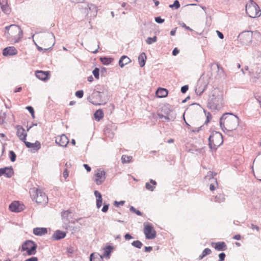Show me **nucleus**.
<instances>
[{"label": "nucleus", "instance_id": "nucleus-1", "mask_svg": "<svg viewBox=\"0 0 261 261\" xmlns=\"http://www.w3.org/2000/svg\"><path fill=\"white\" fill-rule=\"evenodd\" d=\"M224 105L222 92L218 88H214L209 94L207 107L212 110H220Z\"/></svg>", "mask_w": 261, "mask_h": 261}, {"label": "nucleus", "instance_id": "nucleus-2", "mask_svg": "<svg viewBox=\"0 0 261 261\" xmlns=\"http://www.w3.org/2000/svg\"><path fill=\"white\" fill-rule=\"evenodd\" d=\"M239 125V118L231 113H226L220 119V125L225 131L231 132L235 129Z\"/></svg>", "mask_w": 261, "mask_h": 261}, {"label": "nucleus", "instance_id": "nucleus-3", "mask_svg": "<svg viewBox=\"0 0 261 261\" xmlns=\"http://www.w3.org/2000/svg\"><path fill=\"white\" fill-rule=\"evenodd\" d=\"M5 29V36L12 44L19 42L23 37L22 30L17 25L11 24L6 27Z\"/></svg>", "mask_w": 261, "mask_h": 261}, {"label": "nucleus", "instance_id": "nucleus-4", "mask_svg": "<svg viewBox=\"0 0 261 261\" xmlns=\"http://www.w3.org/2000/svg\"><path fill=\"white\" fill-rule=\"evenodd\" d=\"M260 38V34L258 32L245 31L240 33L238 36V39L240 42L247 45H249L253 41V38Z\"/></svg>", "mask_w": 261, "mask_h": 261}, {"label": "nucleus", "instance_id": "nucleus-5", "mask_svg": "<svg viewBox=\"0 0 261 261\" xmlns=\"http://www.w3.org/2000/svg\"><path fill=\"white\" fill-rule=\"evenodd\" d=\"M208 145L210 148L216 150L218 147L220 146L223 142L222 134L218 132H214L208 138Z\"/></svg>", "mask_w": 261, "mask_h": 261}, {"label": "nucleus", "instance_id": "nucleus-6", "mask_svg": "<svg viewBox=\"0 0 261 261\" xmlns=\"http://www.w3.org/2000/svg\"><path fill=\"white\" fill-rule=\"evenodd\" d=\"M246 11L250 17L256 18L261 15V10L253 1L250 0L246 5Z\"/></svg>", "mask_w": 261, "mask_h": 261}, {"label": "nucleus", "instance_id": "nucleus-7", "mask_svg": "<svg viewBox=\"0 0 261 261\" xmlns=\"http://www.w3.org/2000/svg\"><path fill=\"white\" fill-rule=\"evenodd\" d=\"M92 96L93 100H90V102L94 105H105L108 100V92L106 91H95Z\"/></svg>", "mask_w": 261, "mask_h": 261}, {"label": "nucleus", "instance_id": "nucleus-8", "mask_svg": "<svg viewBox=\"0 0 261 261\" xmlns=\"http://www.w3.org/2000/svg\"><path fill=\"white\" fill-rule=\"evenodd\" d=\"M32 195L33 199L37 203L45 204L47 202L48 198L44 192L38 189H33L32 190Z\"/></svg>", "mask_w": 261, "mask_h": 261}, {"label": "nucleus", "instance_id": "nucleus-9", "mask_svg": "<svg viewBox=\"0 0 261 261\" xmlns=\"http://www.w3.org/2000/svg\"><path fill=\"white\" fill-rule=\"evenodd\" d=\"M37 244L33 241L28 240L22 244L21 251H26L27 255H34L36 253Z\"/></svg>", "mask_w": 261, "mask_h": 261}, {"label": "nucleus", "instance_id": "nucleus-10", "mask_svg": "<svg viewBox=\"0 0 261 261\" xmlns=\"http://www.w3.org/2000/svg\"><path fill=\"white\" fill-rule=\"evenodd\" d=\"M245 69L248 71L250 76V81L253 83H255L260 76V68L257 65H254L250 68H249L248 66H246Z\"/></svg>", "mask_w": 261, "mask_h": 261}, {"label": "nucleus", "instance_id": "nucleus-11", "mask_svg": "<svg viewBox=\"0 0 261 261\" xmlns=\"http://www.w3.org/2000/svg\"><path fill=\"white\" fill-rule=\"evenodd\" d=\"M144 233L147 239L152 240L156 237V231L152 225L148 223H144Z\"/></svg>", "mask_w": 261, "mask_h": 261}, {"label": "nucleus", "instance_id": "nucleus-12", "mask_svg": "<svg viewBox=\"0 0 261 261\" xmlns=\"http://www.w3.org/2000/svg\"><path fill=\"white\" fill-rule=\"evenodd\" d=\"M106 179V172L101 169H97L94 174V181L97 185H101Z\"/></svg>", "mask_w": 261, "mask_h": 261}, {"label": "nucleus", "instance_id": "nucleus-13", "mask_svg": "<svg viewBox=\"0 0 261 261\" xmlns=\"http://www.w3.org/2000/svg\"><path fill=\"white\" fill-rule=\"evenodd\" d=\"M55 141L57 144L62 147H66L69 143L67 137L64 134L57 136Z\"/></svg>", "mask_w": 261, "mask_h": 261}, {"label": "nucleus", "instance_id": "nucleus-14", "mask_svg": "<svg viewBox=\"0 0 261 261\" xmlns=\"http://www.w3.org/2000/svg\"><path fill=\"white\" fill-rule=\"evenodd\" d=\"M24 208V205L20 203L18 201H14L9 205L10 211L14 212H20Z\"/></svg>", "mask_w": 261, "mask_h": 261}, {"label": "nucleus", "instance_id": "nucleus-15", "mask_svg": "<svg viewBox=\"0 0 261 261\" xmlns=\"http://www.w3.org/2000/svg\"><path fill=\"white\" fill-rule=\"evenodd\" d=\"M14 174L13 169L12 167H7L0 169V176H5L6 177H11Z\"/></svg>", "mask_w": 261, "mask_h": 261}, {"label": "nucleus", "instance_id": "nucleus-16", "mask_svg": "<svg viewBox=\"0 0 261 261\" xmlns=\"http://www.w3.org/2000/svg\"><path fill=\"white\" fill-rule=\"evenodd\" d=\"M216 175L213 172H210L208 174L205 176V178L209 177V179L211 180V184L210 186V189L211 191H214L216 189V187H218V183L216 178H214V176Z\"/></svg>", "mask_w": 261, "mask_h": 261}, {"label": "nucleus", "instance_id": "nucleus-17", "mask_svg": "<svg viewBox=\"0 0 261 261\" xmlns=\"http://www.w3.org/2000/svg\"><path fill=\"white\" fill-rule=\"evenodd\" d=\"M16 129L17 137L22 142L25 141L27 136V134L25 132L24 129L22 126L18 125L16 127Z\"/></svg>", "mask_w": 261, "mask_h": 261}, {"label": "nucleus", "instance_id": "nucleus-18", "mask_svg": "<svg viewBox=\"0 0 261 261\" xmlns=\"http://www.w3.org/2000/svg\"><path fill=\"white\" fill-rule=\"evenodd\" d=\"M17 54V50L14 46H9L5 48L3 51L4 56H13Z\"/></svg>", "mask_w": 261, "mask_h": 261}, {"label": "nucleus", "instance_id": "nucleus-19", "mask_svg": "<svg viewBox=\"0 0 261 261\" xmlns=\"http://www.w3.org/2000/svg\"><path fill=\"white\" fill-rule=\"evenodd\" d=\"M36 77L40 80L46 81L48 79L49 71H36L35 73Z\"/></svg>", "mask_w": 261, "mask_h": 261}, {"label": "nucleus", "instance_id": "nucleus-20", "mask_svg": "<svg viewBox=\"0 0 261 261\" xmlns=\"http://www.w3.org/2000/svg\"><path fill=\"white\" fill-rule=\"evenodd\" d=\"M114 249V247L112 246L108 245L103 248V253L102 255V257L109 258L110 256Z\"/></svg>", "mask_w": 261, "mask_h": 261}, {"label": "nucleus", "instance_id": "nucleus-21", "mask_svg": "<svg viewBox=\"0 0 261 261\" xmlns=\"http://www.w3.org/2000/svg\"><path fill=\"white\" fill-rule=\"evenodd\" d=\"M65 236L66 233L65 232L58 230L52 236V239L54 240H59L64 238Z\"/></svg>", "mask_w": 261, "mask_h": 261}, {"label": "nucleus", "instance_id": "nucleus-22", "mask_svg": "<svg viewBox=\"0 0 261 261\" xmlns=\"http://www.w3.org/2000/svg\"><path fill=\"white\" fill-rule=\"evenodd\" d=\"M47 228L44 227H36L33 229V233L36 236H41L47 233Z\"/></svg>", "mask_w": 261, "mask_h": 261}, {"label": "nucleus", "instance_id": "nucleus-23", "mask_svg": "<svg viewBox=\"0 0 261 261\" xmlns=\"http://www.w3.org/2000/svg\"><path fill=\"white\" fill-rule=\"evenodd\" d=\"M23 142L27 147L34 149L35 148L36 150L39 149L41 147L40 143L38 141H36L34 143L27 142L26 141Z\"/></svg>", "mask_w": 261, "mask_h": 261}, {"label": "nucleus", "instance_id": "nucleus-24", "mask_svg": "<svg viewBox=\"0 0 261 261\" xmlns=\"http://www.w3.org/2000/svg\"><path fill=\"white\" fill-rule=\"evenodd\" d=\"M130 62H131V60L127 56H123L119 59V65L122 68Z\"/></svg>", "mask_w": 261, "mask_h": 261}, {"label": "nucleus", "instance_id": "nucleus-25", "mask_svg": "<svg viewBox=\"0 0 261 261\" xmlns=\"http://www.w3.org/2000/svg\"><path fill=\"white\" fill-rule=\"evenodd\" d=\"M156 95L160 98L165 97L168 95V91L166 89L160 88L156 91Z\"/></svg>", "mask_w": 261, "mask_h": 261}, {"label": "nucleus", "instance_id": "nucleus-26", "mask_svg": "<svg viewBox=\"0 0 261 261\" xmlns=\"http://www.w3.org/2000/svg\"><path fill=\"white\" fill-rule=\"evenodd\" d=\"M147 57L145 53H142L138 57V62L140 67L145 66Z\"/></svg>", "mask_w": 261, "mask_h": 261}, {"label": "nucleus", "instance_id": "nucleus-27", "mask_svg": "<svg viewBox=\"0 0 261 261\" xmlns=\"http://www.w3.org/2000/svg\"><path fill=\"white\" fill-rule=\"evenodd\" d=\"M90 260V261H103L102 255L97 253H93L91 254Z\"/></svg>", "mask_w": 261, "mask_h": 261}, {"label": "nucleus", "instance_id": "nucleus-28", "mask_svg": "<svg viewBox=\"0 0 261 261\" xmlns=\"http://www.w3.org/2000/svg\"><path fill=\"white\" fill-rule=\"evenodd\" d=\"M88 7L89 11H91V12L92 13V16L93 17H95L97 14V12H98L97 7L95 5L92 4H88Z\"/></svg>", "mask_w": 261, "mask_h": 261}, {"label": "nucleus", "instance_id": "nucleus-29", "mask_svg": "<svg viewBox=\"0 0 261 261\" xmlns=\"http://www.w3.org/2000/svg\"><path fill=\"white\" fill-rule=\"evenodd\" d=\"M215 249L218 251L225 250L226 249V245L223 242H218L215 244Z\"/></svg>", "mask_w": 261, "mask_h": 261}, {"label": "nucleus", "instance_id": "nucleus-30", "mask_svg": "<svg viewBox=\"0 0 261 261\" xmlns=\"http://www.w3.org/2000/svg\"><path fill=\"white\" fill-rule=\"evenodd\" d=\"M94 117L95 120L97 121H99L103 117V113L101 110H97L94 114Z\"/></svg>", "mask_w": 261, "mask_h": 261}, {"label": "nucleus", "instance_id": "nucleus-31", "mask_svg": "<svg viewBox=\"0 0 261 261\" xmlns=\"http://www.w3.org/2000/svg\"><path fill=\"white\" fill-rule=\"evenodd\" d=\"M175 118V115L173 114L172 112L171 113L167 114L166 115H165L164 117V119L165 121H173Z\"/></svg>", "mask_w": 261, "mask_h": 261}, {"label": "nucleus", "instance_id": "nucleus-32", "mask_svg": "<svg viewBox=\"0 0 261 261\" xmlns=\"http://www.w3.org/2000/svg\"><path fill=\"white\" fill-rule=\"evenodd\" d=\"M225 199V196L223 194H219L216 195L215 197V201L218 202L219 203H221L222 202L224 201Z\"/></svg>", "mask_w": 261, "mask_h": 261}, {"label": "nucleus", "instance_id": "nucleus-33", "mask_svg": "<svg viewBox=\"0 0 261 261\" xmlns=\"http://www.w3.org/2000/svg\"><path fill=\"white\" fill-rule=\"evenodd\" d=\"M211 250L209 248H205L202 251V254L199 256V259H202L203 257H204L207 255H209L211 253Z\"/></svg>", "mask_w": 261, "mask_h": 261}, {"label": "nucleus", "instance_id": "nucleus-34", "mask_svg": "<svg viewBox=\"0 0 261 261\" xmlns=\"http://www.w3.org/2000/svg\"><path fill=\"white\" fill-rule=\"evenodd\" d=\"M206 85L204 84L202 86H199L198 88H196L195 92L197 95H201L205 90Z\"/></svg>", "mask_w": 261, "mask_h": 261}, {"label": "nucleus", "instance_id": "nucleus-35", "mask_svg": "<svg viewBox=\"0 0 261 261\" xmlns=\"http://www.w3.org/2000/svg\"><path fill=\"white\" fill-rule=\"evenodd\" d=\"M100 61L104 65H109L112 62V59L107 57L100 58Z\"/></svg>", "mask_w": 261, "mask_h": 261}, {"label": "nucleus", "instance_id": "nucleus-36", "mask_svg": "<svg viewBox=\"0 0 261 261\" xmlns=\"http://www.w3.org/2000/svg\"><path fill=\"white\" fill-rule=\"evenodd\" d=\"M132 245L136 248L140 249L142 247L143 244L141 243V241L137 240L133 242L132 243Z\"/></svg>", "mask_w": 261, "mask_h": 261}, {"label": "nucleus", "instance_id": "nucleus-37", "mask_svg": "<svg viewBox=\"0 0 261 261\" xmlns=\"http://www.w3.org/2000/svg\"><path fill=\"white\" fill-rule=\"evenodd\" d=\"M132 157L130 156H127L125 155H123L121 157L122 162L123 163H129L132 159Z\"/></svg>", "mask_w": 261, "mask_h": 261}, {"label": "nucleus", "instance_id": "nucleus-38", "mask_svg": "<svg viewBox=\"0 0 261 261\" xmlns=\"http://www.w3.org/2000/svg\"><path fill=\"white\" fill-rule=\"evenodd\" d=\"M157 40L156 36L153 37H148L146 40V42L148 44H151L152 43L155 42Z\"/></svg>", "mask_w": 261, "mask_h": 261}, {"label": "nucleus", "instance_id": "nucleus-39", "mask_svg": "<svg viewBox=\"0 0 261 261\" xmlns=\"http://www.w3.org/2000/svg\"><path fill=\"white\" fill-rule=\"evenodd\" d=\"M2 11L6 14H9L10 12L8 4L1 6Z\"/></svg>", "mask_w": 261, "mask_h": 261}, {"label": "nucleus", "instance_id": "nucleus-40", "mask_svg": "<svg viewBox=\"0 0 261 261\" xmlns=\"http://www.w3.org/2000/svg\"><path fill=\"white\" fill-rule=\"evenodd\" d=\"M252 171H253V172H254L253 170ZM254 173V175L255 177L257 179L261 181V168L258 169L256 170L255 174L254 173Z\"/></svg>", "mask_w": 261, "mask_h": 261}, {"label": "nucleus", "instance_id": "nucleus-41", "mask_svg": "<svg viewBox=\"0 0 261 261\" xmlns=\"http://www.w3.org/2000/svg\"><path fill=\"white\" fill-rule=\"evenodd\" d=\"M9 158L11 162H14L16 160V155L15 154V152L11 150L9 152Z\"/></svg>", "mask_w": 261, "mask_h": 261}, {"label": "nucleus", "instance_id": "nucleus-42", "mask_svg": "<svg viewBox=\"0 0 261 261\" xmlns=\"http://www.w3.org/2000/svg\"><path fill=\"white\" fill-rule=\"evenodd\" d=\"M129 210L130 212L134 213H135L138 216H142V213L139 211V210H136L134 206H131L130 207V208H129Z\"/></svg>", "mask_w": 261, "mask_h": 261}, {"label": "nucleus", "instance_id": "nucleus-43", "mask_svg": "<svg viewBox=\"0 0 261 261\" xmlns=\"http://www.w3.org/2000/svg\"><path fill=\"white\" fill-rule=\"evenodd\" d=\"M169 7L171 8H175L176 9H177L180 7L179 2L178 1L175 0L173 4L169 6Z\"/></svg>", "mask_w": 261, "mask_h": 261}, {"label": "nucleus", "instance_id": "nucleus-44", "mask_svg": "<svg viewBox=\"0 0 261 261\" xmlns=\"http://www.w3.org/2000/svg\"><path fill=\"white\" fill-rule=\"evenodd\" d=\"M99 70L98 68H95L92 71V73H93V75L97 79H98L99 77Z\"/></svg>", "mask_w": 261, "mask_h": 261}, {"label": "nucleus", "instance_id": "nucleus-45", "mask_svg": "<svg viewBox=\"0 0 261 261\" xmlns=\"http://www.w3.org/2000/svg\"><path fill=\"white\" fill-rule=\"evenodd\" d=\"M102 196L96 198V206L98 208H99L102 205Z\"/></svg>", "mask_w": 261, "mask_h": 261}, {"label": "nucleus", "instance_id": "nucleus-46", "mask_svg": "<svg viewBox=\"0 0 261 261\" xmlns=\"http://www.w3.org/2000/svg\"><path fill=\"white\" fill-rule=\"evenodd\" d=\"M6 114L5 113H3L1 114L0 115V123L4 124L5 122V118H6Z\"/></svg>", "mask_w": 261, "mask_h": 261}, {"label": "nucleus", "instance_id": "nucleus-47", "mask_svg": "<svg viewBox=\"0 0 261 261\" xmlns=\"http://www.w3.org/2000/svg\"><path fill=\"white\" fill-rule=\"evenodd\" d=\"M145 187L146 188V189L150 191H153L154 190V189L155 188L154 186H151L150 183L149 182H146V184H145Z\"/></svg>", "mask_w": 261, "mask_h": 261}, {"label": "nucleus", "instance_id": "nucleus-48", "mask_svg": "<svg viewBox=\"0 0 261 261\" xmlns=\"http://www.w3.org/2000/svg\"><path fill=\"white\" fill-rule=\"evenodd\" d=\"M84 92L83 90H79L75 92V96L79 98H82L83 96Z\"/></svg>", "mask_w": 261, "mask_h": 261}, {"label": "nucleus", "instance_id": "nucleus-49", "mask_svg": "<svg viewBox=\"0 0 261 261\" xmlns=\"http://www.w3.org/2000/svg\"><path fill=\"white\" fill-rule=\"evenodd\" d=\"M109 207V204L104 203L103 207L101 209V211L103 213H106L108 211Z\"/></svg>", "mask_w": 261, "mask_h": 261}, {"label": "nucleus", "instance_id": "nucleus-50", "mask_svg": "<svg viewBox=\"0 0 261 261\" xmlns=\"http://www.w3.org/2000/svg\"><path fill=\"white\" fill-rule=\"evenodd\" d=\"M155 21L158 23H162L164 22V19H162L161 17H155Z\"/></svg>", "mask_w": 261, "mask_h": 261}, {"label": "nucleus", "instance_id": "nucleus-51", "mask_svg": "<svg viewBox=\"0 0 261 261\" xmlns=\"http://www.w3.org/2000/svg\"><path fill=\"white\" fill-rule=\"evenodd\" d=\"M70 213V212L68 210L65 211L63 212L62 213V217L63 218L67 219L68 218V215Z\"/></svg>", "mask_w": 261, "mask_h": 261}, {"label": "nucleus", "instance_id": "nucleus-52", "mask_svg": "<svg viewBox=\"0 0 261 261\" xmlns=\"http://www.w3.org/2000/svg\"><path fill=\"white\" fill-rule=\"evenodd\" d=\"M250 227L252 229V230H255L256 231H259L260 229L258 226L254 225L253 224H251Z\"/></svg>", "mask_w": 261, "mask_h": 261}, {"label": "nucleus", "instance_id": "nucleus-53", "mask_svg": "<svg viewBox=\"0 0 261 261\" xmlns=\"http://www.w3.org/2000/svg\"><path fill=\"white\" fill-rule=\"evenodd\" d=\"M219 261H224L225 257V254L224 253H221L219 254Z\"/></svg>", "mask_w": 261, "mask_h": 261}, {"label": "nucleus", "instance_id": "nucleus-54", "mask_svg": "<svg viewBox=\"0 0 261 261\" xmlns=\"http://www.w3.org/2000/svg\"><path fill=\"white\" fill-rule=\"evenodd\" d=\"M189 87L188 85H185L181 88V92L182 93H185L188 90Z\"/></svg>", "mask_w": 261, "mask_h": 261}, {"label": "nucleus", "instance_id": "nucleus-55", "mask_svg": "<svg viewBox=\"0 0 261 261\" xmlns=\"http://www.w3.org/2000/svg\"><path fill=\"white\" fill-rule=\"evenodd\" d=\"M124 201H115L114 202V204L117 206H118L119 205H123L124 204Z\"/></svg>", "mask_w": 261, "mask_h": 261}, {"label": "nucleus", "instance_id": "nucleus-56", "mask_svg": "<svg viewBox=\"0 0 261 261\" xmlns=\"http://www.w3.org/2000/svg\"><path fill=\"white\" fill-rule=\"evenodd\" d=\"M24 261H38V258L35 256H32L29 258L26 259Z\"/></svg>", "mask_w": 261, "mask_h": 261}, {"label": "nucleus", "instance_id": "nucleus-57", "mask_svg": "<svg viewBox=\"0 0 261 261\" xmlns=\"http://www.w3.org/2000/svg\"><path fill=\"white\" fill-rule=\"evenodd\" d=\"M26 109L30 112V113L31 114H34V109L33 108V107H32L31 106H28L26 107Z\"/></svg>", "mask_w": 261, "mask_h": 261}, {"label": "nucleus", "instance_id": "nucleus-58", "mask_svg": "<svg viewBox=\"0 0 261 261\" xmlns=\"http://www.w3.org/2000/svg\"><path fill=\"white\" fill-rule=\"evenodd\" d=\"M179 52L177 48H174L172 51V55L174 56H176Z\"/></svg>", "mask_w": 261, "mask_h": 261}, {"label": "nucleus", "instance_id": "nucleus-59", "mask_svg": "<svg viewBox=\"0 0 261 261\" xmlns=\"http://www.w3.org/2000/svg\"><path fill=\"white\" fill-rule=\"evenodd\" d=\"M180 25L182 27L185 28L186 29L188 30H190L191 31H193L192 29H191L189 27L187 26L186 24L184 22L181 23Z\"/></svg>", "mask_w": 261, "mask_h": 261}, {"label": "nucleus", "instance_id": "nucleus-60", "mask_svg": "<svg viewBox=\"0 0 261 261\" xmlns=\"http://www.w3.org/2000/svg\"><path fill=\"white\" fill-rule=\"evenodd\" d=\"M255 98L256 99V100L259 102L260 107L261 108V96L257 95L255 96Z\"/></svg>", "mask_w": 261, "mask_h": 261}, {"label": "nucleus", "instance_id": "nucleus-61", "mask_svg": "<svg viewBox=\"0 0 261 261\" xmlns=\"http://www.w3.org/2000/svg\"><path fill=\"white\" fill-rule=\"evenodd\" d=\"M83 166L84 167L85 169L87 171V172H90L91 171V169L88 165L85 164L83 165Z\"/></svg>", "mask_w": 261, "mask_h": 261}, {"label": "nucleus", "instance_id": "nucleus-62", "mask_svg": "<svg viewBox=\"0 0 261 261\" xmlns=\"http://www.w3.org/2000/svg\"><path fill=\"white\" fill-rule=\"evenodd\" d=\"M216 32H217V35H218V37H219L220 39H223V38H224V35H223V34L221 32H220V31H216Z\"/></svg>", "mask_w": 261, "mask_h": 261}, {"label": "nucleus", "instance_id": "nucleus-63", "mask_svg": "<svg viewBox=\"0 0 261 261\" xmlns=\"http://www.w3.org/2000/svg\"><path fill=\"white\" fill-rule=\"evenodd\" d=\"M63 177L66 179L68 176V172L67 171V169H65L63 174Z\"/></svg>", "mask_w": 261, "mask_h": 261}, {"label": "nucleus", "instance_id": "nucleus-64", "mask_svg": "<svg viewBox=\"0 0 261 261\" xmlns=\"http://www.w3.org/2000/svg\"><path fill=\"white\" fill-rule=\"evenodd\" d=\"M94 195L97 198L98 197H101V194L98 191H94Z\"/></svg>", "mask_w": 261, "mask_h": 261}]
</instances>
